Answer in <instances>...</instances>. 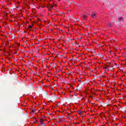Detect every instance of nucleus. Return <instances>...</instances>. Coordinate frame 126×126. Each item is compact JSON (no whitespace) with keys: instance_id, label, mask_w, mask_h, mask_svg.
<instances>
[{"instance_id":"3","label":"nucleus","mask_w":126,"mask_h":126,"mask_svg":"<svg viewBox=\"0 0 126 126\" xmlns=\"http://www.w3.org/2000/svg\"><path fill=\"white\" fill-rule=\"evenodd\" d=\"M90 15H91L93 18H96V14L95 13L90 14Z\"/></svg>"},{"instance_id":"11","label":"nucleus","mask_w":126,"mask_h":126,"mask_svg":"<svg viewBox=\"0 0 126 126\" xmlns=\"http://www.w3.org/2000/svg\"><path fill=\"white\" fill-rule=\"evenodd\" d=\"M111 67H114V66H111Z\"/></svg>"},{"instance_id":"8","label":"nucleus","mask_w":126,"mask_h":126,"mask_svg":"<svg viewBox=\"0 0 126 126\" xmlns=\"http://www.w3.org/2000/svg\"><path fill=\"white\" fill-rule=\"evenodd\" d=\"M32 27H33V25H30L29 26V28H32Z\"/></svg>"},{"instance_id":"7","label":"nucleus","mask_w":126,"mask_h":126,"mask_svg":"<svg viewBox=\"0 0 126 126\" xmlns=\"http://www.w3.org/2000/svg\"><path fill=\"white\" fill-rule=\"evenodd\" d=\"M31 112L32 113H34L35 112V109L32 110Z\"/></svg>"},{"instance_id":"2","label":"nucleus","mask_w":126,"mask_h":126,"mask_svg":"<svg viewBox=\"0 0 126 126\" xmlns=\"http://www.w3.org/2000/svg\"><path fill=\"white\" fill-rule=\"evenodd\" d=\"M119 22H122L124 21V18L120 17L118 19Z\"/></svg>"},{"instance_id":"5","label":"nucleus","mask_w":126,"mask_h":126,"mask_svg":"<svg viewBox=\"0 0 126 126\" xmlns=\"http://www.w3.org/2000/svg\"><path fill=\"white\" fill-rule=\"evenodd\" d=\"M39 123L40 124H41V125H43V124H44V120H43V119L40 120Z\"/></svg>"},{"instance_id":"13","label":"nucleus","mask_w":126,"mask_h":126,"mask_svg":"<svg viewBox=\"0 0 126 126\" xmlns=\"http://www.w3.org/2000/svg\"><path fill=\"white\" fill-rule=\"evenodd\" d=\"M113 22H115V21H113Z\"/></svg>"},{"instance_id":"1","label":"nucleus","mask_w":126,"mask_h":126,"mask_svg":"<svg viewBox=\"0 0 126 126\" xmlns=\"http://www.w3.org/2000/svg\"><path fill=\"white\" fill-rule=\"evenodd\" d=\"M56 6L55 4H49L47 6V8L48 9L49 11H51V12H52V11H53V8H54V7Z\"/></svg>"},{"instance_id":"9","label":"nucleus","mask_w":126,"mask_h":126,"mask_svg":"<svg viewBox=\"0 0 126 126\" xmlns=\"http://www.w3.org/2000/svg\"><path fill=\"white\" fill-rule=\"evenodd\" d=\"M56 66H57V64H55L54 67H56Z\"/></svg>"},{"instance_id":"4","label":"nucleus","mask_w":126,"mask_h":126,"mask_svg":"<svg viewBox=\"0 0 126 126\" xmlns=\"http://www.w3.org/2000/svg\"><path fill=\"white\" fill-rule=\"evenodd\" d=\"M82 19H84V20H87V19H86V16L83 15H82Z\"/></svg>"},{"instance_id":"10","label":"nucleus","mask_w":126,"mask_h":126,"mask_svg":"<svg viewBox=\"0 0 126 126\" xmlns=\"http://www.w3.org/2000/svg\"><path fill=\"white\" fill-rule=\"evenodd\" d=\"M52 15H55V13H53V14H52Z\"/></svg>"},{"instance_id":"12","label":"nucleus","mask_w":126,"mask_h":126,"mask_svg":"<svg viewBox=\"0 0 126 126\" xmlns=\"http://www.w3.org/2000/svg\"><path fill=\"white\" fill-rule=\"evenodd\" d=\"M46 125L45 124H44L43 126H45Z\"/></svg>"},{"instance_id":"6","label":"nucleus","mask_w":126,"mask_h":126,"mask_svg":"<svg viewBox=\"0 0 126 126\" xmlns=\"http://www.w3.org/2000/svg\"><path fill=\"white\" fill-rule=\"evenodd\" d=\"M108 26H109V27H112V24L109 23V24H108Z\"/></svg>"}]
</instances>
